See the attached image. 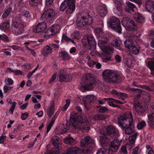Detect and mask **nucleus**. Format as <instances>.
I'll return each instance as SVG.
<instances>
[{"label":"nucleus","instance_id":"f03ea898","mask_svg":"<svg viewBox=\"0 0 154 154\" xmlns=\"http://www.w3.org/2000/svg\"><path fill=\"white\" fill-rule=\"evenodd\" d=\"M76 109L78 112L71 116L70 118L69 124L73 127H79L85 131H88L90 130V127L88 126L89 122L84 116L81 115L82 110L81 108L78 106L76 107Z\"/></svg>","mask_w":154,"mask_h":154},{"label":"nucleus","instance_id":"a211bd4d","mask_svg":"<svg viewBox=\"0 0 154 154\" xmlns=\"http://www.w3.org/2000/svg\"><path fill=\"white\" fill-rule=\"evenodd\" d=\"M114 3L116 8V13L119 16H122L123 15V10L122 5L123 0H114Z\"/></svg>","mask_w":154,"mask_h":154},{"label":"nucleus","instance_id":"c03bdc74","mask_svg":"<svg viewBox=\"0 0 154 154\" xmlns=\"http://www.w3.org/2000/svg\"><path fill=\"white\" fill-rule=\"evenodd\" d=\"M146 123L144 121H142L138 124L137 127L139 130H141L142 129L146 126Z\"/></svg>","mask_w":154,"mask_h":154},{"label":"nucleus","instance_id":"9d476101","mask_svg":"<svg viewBox=\"0 0 154 154\" xmlns=\"http://www.w3.org/2000/svg\"><path fill=\"white\" fill-rule=\"evenodd\" d=\"M119 147V143L116 140L112 141L109 146L108 148L104 147L103 149H98L96 154H112L113 152H116Z\"/></svg>","mask_w":154,"mask_h":154},{"label":"nucleus","instance_id":"49530a36","mask_svg":"<svg viewBox=\"0 0 154 154\" xmlns=\"http://www.w3.org/2000/svg\"><path fill=\"white\" fill-rule=\"evenodd\" d=\"M69 128V126L66 124V125H63L61 129L60 132L62 134L65 133L67 131V130Z\"/></svg>","mask_w":154,"mask_h":154},{"label":"nucleus","instance_id":"6e6d98bb","mask_svg":"<svg viewBox=\"0 0 154 154\" xmlns=\"http://www.w3.org/2000/svg\"><path fill=\"white\" fill-rule=\"evenodd\" d=\"M2 40L5 42H7L9 41V40L7 36L4 34H2Z\"/></svg>","mask_w":154,"mask_h":154},{"label":"nucleus","instance_id":"864d4df0","mask_svg":"<svg viewBox=\"0 0 154 154\" xmlns=\"http://www.w3.org/2000/svg\"><path fill=\"white\" fill-rule=\"evenodd\" d=\"M57 76V74L56 73L54 74L51 77L50 79V80L49 83V84H51L53 82H54L55 80L56 79V77Z\"/></svg>","mask_w":154,"mask_h":154},{"label":"nucleus","instance_id":"79ce46f5","mask_svg":"<svg viewBox=\"0 0 154 154\" xmlns=\"http://www.w3.org/2000/svg\"><path fill=\"white\" fill-rule=\"evenodd\" d=\"M26 1H24V0H20L18 6V8L20 9V11H21L22 8L26 7Z\"/></svg>","mask_w":154,"mask_h":154},{"label":"nucleus","instance_id":"603ef678","mask_svg":"<svg viewBox=\"0 0 154 154\" xmlns=\"http://www.w3.org/2000/svg\"><path fill=\"white\" fill-rule=\"evenodd\" d=\"M29 116L27 112L23 113L21 115V119L22 120H26Z\"/></svg>","mask_w":154,"mask_h":154},{"label":"nucleus","instance_id":"5fc2aeb1","mask_svg":"<svg viewBox=\"0 0 154 154\" xmlns=\"http://www.w3.org/2000/svg\"><path fill=\"white\" fill-rule=\"evenodd\" d=\"M96 63V62L93 60H90L88 61V66L91 67H93Z\"/></svg>","mask_w":154,"mask_h":154},{"label":"nucleus","instance_id":"f8f14e48","mask_svg":"<svg viewBox=\"0 0 154 154\" xmlns=\"http://www.w3.org/2000/svg\"><path fill=\"white\" fill-rule=\"evenodd\" d=\"M77 25L82 27L86 25H90L93 23L92 17L89 14H85L79 15L77 19Z\"/></svg>","mask_w":154,"mask_h":154},{"label":"nucleus","instance_id":"680f3d73","mask_svg":"<svg viewBox=\"0 0 154 154\" xmlns=\"http://www.w3.org/2000/svg\"><path fill=\"white\" fill-rule=\"evenodd\" d=\"M28 104H29L27 103L23 104V105L20 106V109L22 110L26 109L27 108Z\"/></svg>","mask_w":154,"mask_h":154},{"label":"nucleus","instance_id":"37998d69","mask_svg":"<svg viewBox=\"0 0 154 154\" xmlns=\"http://www.w3.org/2000/svg\"><path fill=\"white\" fill-rule=\"evenodd\" d=\"M133 85L135 87H140L142 88H145L146 90H147L148 91L151 92L152 93H153L154 92V91L153 90H152V89L151 88H149V87L148 86H143L142 85H140V86H139L138 85H136L134 82L133 83Z\"/></svg>","mask_w":154,"mask_h":154},{"label":"nucleus","instance_id":"6ab92c4d","mask_svg":"<svg viewBox=\"0 0 154 154\" xmlns=\"http://www.w3.org/2000/svg\"><path fill=\"white\" fill-rule=\"evenodd\" d=\"M146 10L152 14V18L154 22V2L152 0H148L145 4Z\"/></svg>","mask_w":154,"mask_h":154},{"label":"nucleus","instance_id":"e433bc0d","mask_svg":"<svg viewBox=\"0 0 154 154\" xmlns=\"http://www.w3.org/2000/svg\"><path fill=\"white\" fill-rule=\"evenodd\" d=\"M60 138L58 136H55L52 137L51 140L53 145L57 147H58L59 144V140Z\"/></svg>","mask_w":154,"mask_h":154},{"label":"nucleus","instance_id":"473e14b6","mask_svg":"<svg viewBox=\"0 0 154 154\" xmlns=\"http://www.w3.org/2000/svg\"><path fill=\"white\" fill-rule=\"evenodd\" d=\"M108 117V116L107 115L97 114L94 116L93 118L94 120L98 121L104 120L107 118Z\"/></svg>","mask_w":154,"mask_h":154},{"label":"nucleus","instance_id":"f257e3e1","mask_svg":"<svg viewBox=\"0 0 154 154\" xmlns=\"http://www.w3.org/2000/svg\"><path fill=\"white\" fill-rule=\"evenodd\" d=\"M106 134H103L100 137L99 142L102 146L108 148L111 143L114 140L121 144L120 141L117 138L119 136V132L117 128L112 125H108L106 128Z\"/></svg>","mask_w":154,"mask_h":154},{"label":"nucleus","instance_id":"4d7b16f0","mask_svg":"<svg viewBox=\"0 0 154 154\" xmlns=\"http://www.w3.org/2000/svg\"><path fill=\"white\" fill-rule=\"evenodd\" d=\"M69 40H71V38L65 35H63L62 36L61 42H62L63 40H64L65 41L68 42H69Z\"/></svg>","mask_w":154,"mask_h":154},{"label":"nucleus","instance_id":"bb28decb","mask_svg":"<svg viewBox=\"0 0 154 154\" xmlns=\"http://www.w3.org/2000/svg\"><path fill=\"white\" fill-rule=\"evenodd\" d=\"M112 44L113 46L119 50L122 49V44L121 41L120 39H116L113 41Z\"/></svg>","mask_w":154,"mask_h":154},{"label":"nucleus","instance_id":"a18cd8bd","mask_svg":"<svg viewBox=\"0 0 154 154\" xmlns=\"http://www.w3.org/2000/svg\"><path fill=\"white\" fill-rule=\"evenodd\" d=\"M70 103V100L69 99H67L66 100V104L62 108V110L64 111H66L69 106Z\"/></svg>","mask_w":154,"mask_h":154},{"label":"nucleus","instance_id":"ea45409f","mask_svg":"<svg viewBox=\"0 0 154 154\" xmlns=\"http://www.w3.org/2000/svg\"><path fill=\"white\" fill-rule=\"evenodd\" d=\"M103 27H97L94 30L95 34L97 36H100L102 35L103 31L102 28Z\"/></svg>","mask_w":154,"mask_h":154},{"label":"nucleus","instance_id":"0e129e2a","mask_svg":"<svg viewBox=\"0 0 154 154\" xmlns=\"http://www.w3.org/2000/svg\"><path fill=\"white\" fill-rule=\"evenodd\" d=\"M115 59L117 62H120L121 61V57L119 55H116L115 56Z\"/></svg>","mask_w":154,"mask_h":154},{"label":"nucleus","instance_id":"bf43d9fd","mask_svg":"<svg viewBox=\"0 0 154 154\" xmlns=\"http://www.w3.org/2000/svg\"><path fill=\"white\" fill-rule=\"evenodd\" d=\"M139 147L137 146L135 147L132 152L133 154H138L139 153Z\"/></svg>","mask_w":154,"mask_h":154},{"label":"nucleus","instance_id":"e2e57ef3","mask_svg":"<svg viewBox=\"0 0 154 154\" xmlns=\"http://www.w3.org/2000/svg\"><path fill=\"white\" fill-rule=\"evenodd\" d=\"M111 93L112 94H115L117 96H119V95L120 94V92H119L115 89H113L112 90Z\"/></svg>","mask_w":154,"mask_h":154},{"label":"nucleus","instance_id":"8fccbe9b","mask_svg":"<svg viewBox=\"0 0 154 154\" xmlns=\"http://www.w3.org/2000/svg\"><path fill=\"white\" fill-rule=\"evenodd\" d=\"M148 66L151 70H154V61L149 62L148 63Z\"/></svg>","mask_w":154,"mask_h":154},{"label":"nucleus","instance_id":"423d86ee","mask_svg":"<svg viewBox=\"0 0 154 154\" xmlns=\"http://www.w3.org/2000/svg\"><path fill=\"white\" fill-rule=\"evenodd\" d=\"M107 39L99 40L98 43V45L100 48L103 52L107 55L106 57L103 60V61L106 62L111 60L113 52L112 48L107 46Z\"/></svg>","mask_w":154,"mask_h":154},{"label":"nucleus","instance_id":"aec40b11","mask_svg":"<svg viewBox=\"0 0 154 154\" xmlns=\"http://www.w3.org/2000/svg\"><path fill=\"white\" fill-rule=\"evenodd\" d=\"M48 24L44 21L39 23L36 26L33 28V31L35 33L43 32L45 29L47 25Z\"/></svg>","mask_w":154,"mask_h":154},{"label":"nucleus","instance_id":"f3484780","mask_svg":"<svg viewBox=\"0 0 154 154\" xmlns=\"http://www.w3.org/2000/svg\"><path fill=\"white\" fill-rule=\"evenodd\" d=\"M94 99L93 95H89L84 97L83 101L85 107L88 110L90 108L91 105L93 103Z\"/></svg>","mask_w":154,"mask_h":154},{"label":"nucleus","instance_id":"de8ad7c7","mask_svg":"<svg viewBox=\"0 0 154 154\" xmlns=\"http://www.w3.org/2000/svg\"><path fill=\"white\" fill-rule=\"evenodd\" d=\"M54 110L48 108L47 111V113L48 116L49 118H51L54 113Z\"/></svg>","mask_w":154,"mask_h":154},{"label":"nucleus","instance_id":"09e8293b","mask_svg":"<svg viewBox=\"0 0 154 154\" xmlns=\"http://www.w3.org/2000/svg\"><path fill=\"white\" fill-rule=\"evenodd\" d=\"M79 36V33L78 32H73L72 34L71 38L72 39L78 38Z\"/></svg>","mask_w":154,"mask_h":154},{"label":"nucleus","instance_id":"c85d7f7f","mask_svg":"<svg viewBox=\"0 0 154 154\" xmlns=\"http://www.w3.org/2000/svg\"><path fill=\"white\" fill-rule=\"evenodd\" d=\"M148 117L149 120V124L150 127L154 128V112L149 114L148 115Z\"/></svg>","mask_w":154,"mask_h":154},{"label":"nucleus","instance_id":"2f4dec72","mask_svg":"<svg viewBox=\"0 0 154 154\" xmlns=\"http://www.w3.org/2000/svg\"><path fill=\"white\" fill-rule=\"evenodd\" d=\"M112 101L109 102L108 104L110 106H112L113 107L118 108L119 107V106L116 104L115 103L121 104H123V102L115 99H112Z\"/></svg>","mask_w":154,"mask_h":154},{"label":"nucleus","instance_id":"a19ab883","mask_svg":"<svg viewBox=\"0 0 154 154\" xmlns=\"http://www.w3.org/2000/svg\"><path fill=\"white\" fill-rule=\"evenodd\" d=\"M12 10V8H8L3 13L2 15V17L3 18H7L8 16Z\"/></svg>","mask_w":154,"mask_h":154},{"label":"nucleus","instance_id":"412c9836","mask_svg":"<svg viewBox=\"0 0 154 154\" xmlns=\"http://www.w3.org/2000/svg\"><path fill=\"white\" fill-rule=\"evenodd\" d=\"M136 8V6L134 4L128 2H126L124 9L126 12L131 14L134 12V8Z\"/></svg>","mask_w":154,"mask_h":154},{"label":"nucleus","instance_id":"6e6552de","mask_svg":"<svg viewBox=\"0 0 154 154\" xmlns=\"http://www.w3.org/2000/svg\"><path fill=\"white\" fill-rule=\"evenodd\" d=\"M125 47L129 49L130 52L134 55L138 54L140 52V47L137 44L135 40L131 39V38L126 40L124 42Z\"/></svg>","mask_w":154,"mask_h":154},{"label":"nucleus","instance_id":"4be33fe9","mask_svg":"<svg viewBox=\"0 0 154 154\" xmlns=\"http://www.w3.org/2000/svg\"><path fill=\"white\" fill-rule=\"evenodd\" d=\"M97 11L98 14L102 17L106 16L108 13L107 8L102 6L98 7L97 9Z\"/></svg>","mask_w":154,"mask_h":154},{"label":"nucleus","instance_id":"7ed1b4c3","mask_svg":"<svg viewBox=\"0 0 154 154\" xmlns=\"http://www.w3.org/2000/svg\"><path fill=\"white\" fill-rule=\"evenodd\" d=\"M117 120L118 125L124 130L126 134L130 135L134 132L135 125L133 124V119L131 113H130V118L121 116L118 118Z\"/></svg>","mask_w":154,"mask_h":154},{"label":"nucleus","instance_id":"dca6fc26","mask_svg":"<svg viewBox=\"0 0 154 154\" xmlns=\"http://www.w3.org/2000/svg\"><path fill=\"white\" fill-rule=\"evenodd\" d=\"M59 81L60 82L70 81L72 79L71 75L67 74V70L65 69H61L58 75Z\"/></svg>","mask_w":154,"mask_h":154},{"label":"nucleus","instance_id":"ddd939ff","mask_svg":"<svg viewBox=\"0 0 154 154\" xmlns=\"http://www.w3.org/2000/svg\"><path fill=\"white\" fill-rule=\"evenodd\" d=\"M83 45L85 47H87L91 51H94L96 49L97 43L93 36L90 35L86 38L82 40Z\"/></svg>","mask_w":154,"mask_h":154},{"label":"nucleus","instance_id":"1a4fd4ad","mask_svg":"<svg viewBox=\"0 0 154 154\" xmlns=\"http://www.w3.org/2000/svg\"><path fill=\"white\" fill-rule=\"evenodd\" d=\"M42 21L50 24L52 23L55 19V11L52 8H48L45 10L41 17Z\"/></svg>","mask_w":154,"mask_h":154},{"label":"nucleus","instance_id":"5701e85b","mask_svg":"<svg viewBox=\"0 0 154 154\" xmlns=\"http://www.w3.org/2000/svg\"><path fill=\"white\" fill-rule=\"evenodd\" d=\"M134 106L136 112L138 113H142L145 111L146 110L145 106H143L142 104L139 103L136 104L134 103Z\"/></svg>","mask_w":154,"mask_h":154},{"label":"nucleus","instance_id":"4c0bfd02","mask_svg":"<svg viewBox=\"0 0 154 154\" xmlns=\"http://www.w3.org/2000/svg\"><path fill=\"white\" fill-rule=\"evenodd\" d=\"M95 25L97 27H103L104 24L102 19L100 18H97L94 23Z\"/></svg>","mask_w":154,"mask_h":154},{"label":"nucleus","instance_id":"338daca9","mask_svg":"<svg viewBox=\"0 0 154 154\" xmlns=\"http://www.w3.org/2000/svg\"><path fill=\"white\" fill-rule=\"evenodd\" d=\"M52 126V124H48L47 128V130L46 132V134H47L48 133Z\"/></svg>","mask_w":154,"mask_h":154},{"label":"nucleus","instance_id":"393cba45","mask_svg":"<svg viewBox=\"0 0 154 154\" xmlns=\"http://www.w3.org/2000/svg\"><path fill=\"white\" fill-rule=\"evenodd\" d=\"M10 22L8 20H6L2 22L0 24V30L5 32L9 28Z\"/></svg>","mask_w":154,"mask_h":154},{"label":"nucleus","instance_id":"0eeeda50","mask_svg":"<svg viewBox=\"0 0 154 154\" xmlns=\"http://www.w3.org/2000/svg\"><path fill=\"white\" fill-rule=\"evenodd\" d=\"M102 75L104 79L108 82L117 84L121 82V77L114 73L113 71L106 69L103 72Z\"/></svg>","mask_w":154,"mask_h":154},{"label":"nucleus","instance_id":"9b49d317","mask_svg":"<svg viewBox=\"0 0 154 154\" xmlns=\"http://www.w3.org/2000/svg\"><path fill=\"white\" fill-rule=\"evenodd\" d=\"M107 23L108 26L113 31L119 34L122 33L120 21L118 18L115 17H111L108 20Z\"/></svg>","mask_w":154,"mask_h":154},{"label":"nucleus","instance_id":"58836bf2","mask_svg":"<svg viewBox=\"0 0 154 154\" xmlns=\"http://www.w3.org/2000/svg\"><path fill=\"white\" fill-rule=\"evenodd\" d=\"M138 134L137 133L134 134L132 135L129 136L128 138L129 142L132 145L134 144L135 140L136 139Z\"/></svg>","mask_w":154,"mask_h":154},{"label":"nucleus","instance_id":"2eb2a0df","mask_svg":"<svg viewBox=\"0 0 154 154\" xmlns=\"http://www.w3.org/2000/svg\"><path fill=\"white\" fill-rule=\"evenodd\" d=\"M12 32L15 35H18L23 33L25 27L24 23L14 22L12 25Z\"/></svg>","mask_w":154,"mask_h":154},{"label":"nucleus","instance_id":"a878e982","mask_svg":"<svg viewBox=\"0 0 154 154\" xmlns=\"http://www.w3.org/2000/svg\"><path fill=\"white\" fill-rule=\"evenodd\" d=\"M48 30L50 31L53 34H55L60 32V29L58 25L54 24L49 27Z\"/></svg>","mask_w":154,"mask_h":154},{"label":"nucleus","instance_id":"052dcab7","mask_svg":"<svg viewBox=\"0 0 154 154\" xmlns=\"http://www.w3.org/2000/svg\"><path fill=\"white\" fill-rule=\"evenodd\" d=\"M23 72L20 70H15L14 74L15 75H22Z\"/></svg>","mask_w":154,"mask_h":154},{"label":"nucleus","instance_id":"f704fd0d","mask_svg":"<svg viewBox=\"0 0 154 154\" xmlns=\"http://www.w3.org/2000/svg\"><path fill=\"white\" fill-rule=\"evenodd\" d=\"M97 108L98 109L99 112L101 114H104L108 113L109 110L106 106L99 105Z\"/></svg>","mask_w":154,"mask_h":154},{"label":"nucleus","instance_id":"cd10ccee","mask_svg":"<svg viewBox=\"0 0 154 154\" xmlns=\"http://www.w3.org/2000/svg\"><path fill=\"white\" fill-rule=\"evenodd\" d=\"M59 57L63 60H67L70 59V58L69 54L65 51L60 52L59 53Z\"/></svg>","mask_w":154,"mask_h":154},{"label":"nucleus","instance_id":"774afa93","mask_svg":"<svg viewBox=\"0 0 154 154\" xmlns=\"http://www.w3.org/2000/svg\"><path fill=\"white\" fill-rule=\"evenodd\" d=\"M7 82H8V84L9 85H11L14 83L13 81L11 78H8L7 80Z\"/></svg>","mask_w":154,"mask_h":154},{"label":"nucleus","instance_id":"39448f33","mask_svg":"<svg viewBox=\"0 0 154 154\" xmlns=\"http://www.w3.org/2000/svg\"><path fill=\"white\" fill-rule=\"evenodd\" d=\"M75 0H65L60 7V11L65 10V13L68 16H70L75 11Z\"/></svg>","mask_w":154,"mask_h":154},{"label":"nucleus","instance_id":"3c124183","mask_svg":"<svg viewBox=\"0 0 154 154\" xmlns=\"http://www.w3.org/2000/svg\"><path fill=\"white\" fill-rule=\"evenodd\" d=\"M22 15L26 18H29L31 16L29 12L26 10L23 12L22 13Z\"/></svg>","mask_w":154,"mask_h":154},{"label":"nucleus","instance_id":"7c9ffc66","mask_svg":"<svg viewBox=\"0 0 154 154\" xmlns=\"http://www.w3.org/2000/svg\"><path fill=\"white\" fill-rule=\"evenodd\" d=\"M134 17L135 20L138 23H143L144 22L145 19L143 16L139 13L135 14Z\"/></svg>","mask_w":154,"mask_h":154},{"label":"nucleus","instance_id":"20e7f679","mask_svg":"<svg viewBox=\"0 0 154 154\" xmlns=\"http://www.w3.org/2000/svg\"><path fill=\"white\" fill-rule=\"evenodd\" d=\"M98 83L96 81L95 78L90 74L86 76L85 80L81 84L80 89L82 92L85 91H90L93 89L94 87L97 86Z\"/></svg>","mask_w":154,"mask_h":154},{"label":"nucleus","instance_id":"13d9d810","mask_svg":"<svg viewBox=\"0 0 154 154\" xmlns=\"http://www.w3.org/2000/svg\"><path fill=\"white\" fill-rule=\"evenodd\" d=\"M6 135H2L0 137V144H3L4 143L5 140L6 139Z\"/></svg>","mask_w":154,"mask_h":154},{"label":"nucleus","instance_id":"c756f323","mask_svg":"<svg viewBox=\"0 0 154 154\" xmlns=\"http://www.w3.org/2000/svg\"><path fill=\"white\" fill-rule=\"evenodd\" d=\"M42 0H29L30 5L35 9L37 8L39 5L42 3Z\"/></svg>","mask_w":154,"mask_h":154},{"label":"nucleus","instance_id":"c9c22d12","mask_svg":"<svg viewBox=\"0 0 154 154\" xmlns=\"http://www.w3.org/2000/svg\"><path fill=\"white\" fill-rule=\"evenodd\" d=\"M52 49L49 46L47 45L45 46L43 48L42 52L43 54L45 56L51 52Z\"/></svg>","mask_w":154,"mask_h":154},{"label":"nucleus","instance_id":"b1692460","mask_svg":"<svg viewBox=\"0 0 154 154\" xmlns=\"http://www.w3.org/2000/svg\"><path fill=\"white\" fill-rule=\"evenodd\" d=\"M130 90L134 92H137L138 93L135 97V99H137V100H138L140 99L141 96L145 93V92L144 91H143L138 88H130Z\"/></svg>","mask_w":154,"mask_h":154},{"label":"nucleus","instance_id":"4468645a","mask_svg":"<svg viewBox=\"0 0 154 154\" xmlns=\"http://www.w3.org/2000/svg\"><path fill=\"white\" fill-rule=\"evenodd\" d=\"M122 25L128 30L136 31L137 26L134 22L128 17H124L122 20Z\"/></svg>","mask_w":154,"mask_h":154},{"label":"nucleus","instance_id":"69168bd1","mask_svg":"<svg viewBox=\"0 0 154 154\" xmlns=\"http://www.w3.org/2000/svg\"><path fill=\"white\" fill-rule=\"evenodd\" d=\"M119 96L121 97L123 99H124V98L127 97L128 96V95L126 94L121 92H120Z\"/></svg>","mask_w":154,"mask_h":154},{"label":"nucleus","instance_id":"72a5a7b5","mask_svg":"<svg viewBox=\"0 0 154 154\" xmlns=\"http://www.w3.org/2000/svg\"><path fill=\"white\" fill-rule=\"evenodd\" d=\"M64 142L66 144L72 145L75 143V141L72 137L69 136L64 139Z\"/></svg>","mask_w":154,"mask_h":154}]
</instances>
